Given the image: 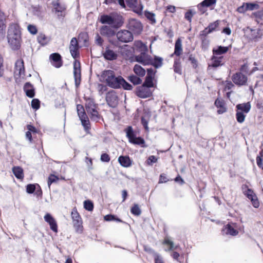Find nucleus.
Masks as SVG:
<instances>
[{
    "label": "nucleus",
    "mask_w": 263,
    "mask_h": 263,
    "mask_svg": "<svg viewBox=\"0 0 263 263\" xmlns=\"http://www.w3.org/2000/svg\"><path fill=\"white\" fill-rule=\"evenodd\" d=\"M127 27L129 31L137 35L140 34L143 30V26L141 22L135 18L129 20Z\"/></svg>",
    "instance_id": "39448f33"
},
{
    "label": "nucleus",
    "mask_w": 263,
    "mask_h": 263,
    "mask_svg": "<svg viewBox=\"0 0 263 263\" xmlns=\"http://www.w3.org/2000/svg\"><path fill=\"white\" fill-rule=\"evenodd\" d=\"M236 107L238 111H241L242 112L247 114L250 111L251 105L248 102L247 103L238 104Z\"/></svg>",
    "instance_id": "cd10ccee"
},
{
    "label": "nucleus",
    "mask_w": 263,
    "mask_h": 263,
    "mask_svg": "<svg viewBox=\"0 0 263 263\" xmlns=\"http://www.w3.org/2000/svg\"><path fill=\"white\" fill-rule=\"evenodd\" d=\"M39 188L41 192L40 186L37 184H29L26 186V192L29 194L33 193L34 191Z\"/></svg>",
    "instance_id": "58836bf2"
},
{
    "label": "nucleus",
    "mask_w": 263,
    "mask_h": 263,
    "mask_svg": "<svg viewBox=\"0 0 263 263\" xmlns=\"http://www.w3.org/2000/svg\"><path fill=\"white\" fill-rule=\"evenodd\" d=\"M84 207L86 210L91 211L93 209V205L91 201L86 200L84 202Z\"/></svg>",
    "instance_id": "a18cd8bd"
},
{
    "label": "nucleus",
    "mask_w": 263,
    "mask_h": 263,
    "mask_svg": "<svg viewBox=\"0 0 263 263\" xmlns=\"http://www.w3.org/2000/svg\"><path fill=\"white\" fill-rule=\"evenodd\" d=\"M126 136L129 139V142L134 144L141 145V147H145L144 140L141 137H137L133 130L131 126L128 127L126 129Z\"/></svg>",
    "instance_id": "423d86ee"
},
{
    "label": "nucleus",
    "mask_w": 263,
    "mask_h": 263,
    "mask_svg": "<svg viewBox=\"0 0 263 263\" xmlns=\"http://www.w3.org/2000/svg\"><path fill=\"white\" fill-rule=\"evenodd\" d=\"M157 160L158 158L155 156L152 155L148 158L146 163L148 165H152L153 163L157 162Z\"/></svg>",
    "instance_id": "603ef678"
},
{
    "label": "nucleus",
    "mask_w": 263,
    "mask_h": 263,
    "mask_svg": "<svg viewBox=\"0 0 263 263\" xmlns=\"http://www.w3.org/2000/svg\"><path fill=\"white\" fill-rule=\"evenodd\" d=\"M202 41L201 46L202 48L204 49H206L209 45V41L206 37H201V39Z\"/></svg>",
    "instance_id": "bf43d9fd"
},
{
    "label": "nucleus",
    "mask_w": 263,
    "mask_h": 263,
    "mask_svg": "<svg viewBox=\"0 0 263 263\" xmlns=\"http://www.w3.org/2000/svg\"><path fill=\"white\" fill-rule=\"evenodd\" d=\"M145 16L147 19L151 21L152 23H155L156 22L155 15L154 13L149 12H146Z\"/></svg>",
    "instance_id": "4d7b16f0"
},
{
    "label": "nucleus",
    "mask_w": 263,
    "mask_h": 263,
    "mask_svg": "<svg viewBox=\"0 0 263 263\" xmlns=\"http://www.w3.org/2000/svg\"><path fill=\"white\" fill-rule=\"evenodd\" d=\"M218 23L217 22H214L213 23L210 24L207 28L209 30V32H212L218 27Z\"/></svg>",
    "instance_id": "680f3d73"
},
{
    "label": "nucleus",
    "mask_w": 263,
    "mask_h": 263,
    "mask_svg": "<svg viewBox=\"0 0 263 263\" xmlns=\"http://www.w3.org/2000/svg\"><path fill=\"white\" fill-rule=\"evenodd\" d=\"M50 60L51 64L56 68H60L62 65L61 56L58 53H54L50 55Z\"/></svg>",
    "instance_id": "a211bd4d"
},
{
    "label": "nucleus",
    "mask_w": 263,
    "mask_h": 263,
    "mask_svg": "<svg viewBox=\"0 0 263 263\" xmlns=\"http://www.w3.org/2000/svg\"><path fill=\"white\" fill-rule=\"evenodd\" d=\"M145 52H141L140 54L137 55L136 57V60L144 65H149L152 62V59L150 55L146 54Z\"/></svg>",
    "instance_id": "dca6fc26"
},
{
    "label": "nucleus",
    "mask_w": 263,
    "mask_h": 263,
    "mask_svg": "<svg viewBox=\"0 0 263 263\" xmlns=\"http://www.w3.org/2000/svg\"><path fill=\"white\" fill-rule=\"evenodd\" d=\"M58 179L59 178L57 176L54 175H50L48 180V185L49 187H50V186L52 183L56 182Z\"/></svg>",
    "instance_id": "6e6d98bb"
},
{
    "label": "nucleus",
    "mask_w": 263,
    "mask_h": 263,
    "mask_svg": "<svg viewBox=\"0 0 263 263\" xmlns=\"http://www.w3.org/2000/svg\"><path fill=\"white\" fill-rule=\"evenodd\" d=\"M153 78H154V77H151L150 76H146L145 81L143 85H145L149 88L153 87V86H154Z\"/></svg>",
    "instance_id": "c03bdc74"
},
{
    "label": "nucleus",
    "mask_w": 263,
    "mask_h": 263,
    "mask_svg": "<svg viewBox=\"0 0 263 263\" xmlns=\"http://www.w3.org/2000/svg\"><path fill=\"white\" fill-rule=\"evenodd\" d=\"M24 90L27 97L33 98L34 96L33 86L30 83H26L24 86Z\"/></svg>",
    "instance_id": "5701e85b"
},
{
    "label": "nucleus",
    "mask_w": 263,
    "mask_h": 263,
    "mask_svg": "<svg viewBox=\"0 0 263 263\" xmlns=\"http://www.w3.org/2000/svg\"><path fill=\"white\" fill-rule=\"evenodd\" d=\"M247 8L249 11H253L259 9L260 5L258 3H247Z\"/></svg>",
    "instance_id": "a19ab883"
},
{
    "label": "nucleus",
    "mask_w": 263,
    "mask_h": 263,
    "mask_svg": "<svg viewBox=\"0 0 263 263\" xmlns=\"http://www.w3.org/2000/svg\"><path fill=\"white\" fill-rule=\"evenodd\" d=\"M73 75L75 85L78 87L81 82V67L79 62L75 61L73 63Z\"/></svg>",
    "instance_id": "ddd939ff"
},
{
    "label": "nucleus",
    "mask_w": 263,
    "mask_h": 263,
    "mask_svg": "<svg viewBox=\"0 0 263 263\" xmlns=\"http://www.w3.org/2000/svg\"><path fill=\"white\" fill-rule=\"evenodd\" d=\"M118 161L120 165L124 167H129L132 165V161L128 156H120Z\"/></svg>",
    "instance_id": "b1692460"
},
{
    "label": "nucleus",
    "mask_w": 263,
    "mask_h": 263,
    "mask_svg": "<svg viewBox=\"0 0 263 263\" xmlns=\"http://www.w3.org/2000/svg\"><path fill=\"white\" fill-rule=\"evenodd\" d=\"M77 109L78 115L81 121L82 125L85 130H88L90 128L89 121L83 106L80 104L77 105Z\"/></svg>",
    "instance_id": "7ed1b4c3"
},
{
    "label": "nucleus",
    "mask_w": 263,
    "mask_h": 263,
    "mask_svg": "<svg viewBox=\"0 0 263 263\" xmlns=\"http://www.w3.org/2000/svg\"><path fill=\"white\" fill-rule=\"evenodd\" d=\"M27 29L28 31L32 34H35L37 32V28L34 25H29L27 26Z\"/></svg>",
    "instance_id": "052dcab7"
},
{
    "label": "nucleus",
    "mask_w": 263,
    "mask_h": 263,
    "mask_svg": "<svg viewBox=\"0 0 263 263\" xmlns=\"http://www.w3.org/2000/svg\"><path fill=\"white\" fill-rule=\"evenodd\" d=\"M135 48L136 49L138 50L140 52H146L147 51V48L145 44L143 43L140 41H136L134 43Z\"/></svg>",
    "instance_id": "2f4dec72"
},
{
    "label": "nucleus",
    "mask_w": 263,
    "mask_h": 263,
    "mask_svg": "<svg viewBox=\"0 0 263 263\" xmlns=\"http://www.w3.org/2000/svg\"><path fill=\"white\" fill-rule=\"evenodd\" d=\"M246 116L243 112L237 111L236 113L237 120L239 123H242L245 119Z\"/></svg>",
    "instance_id": "8fccbe9b"
},
{
    "label": "nucleus",
    "mask_w": 263,
    "mask_h": 263,
    "mask_svg": "<svg viewBox=\"0 0 263 263\" xmlns=\"http://www.w3.org/2000/svg\"><path fill=\"white\" fill-rule=\"evenodd\" d=\"M54 7L55 11L58 12H62L65 9L64 7L60 6L58 3L54 4Z\"/></svg>",
    "instance_id": "338daca9"
},
{
    "label": "nucleus",
    "mask_w": 263,
    "mask_h": 263,
    "mask_svg": "<svg viewBox=\"0 0 263 263\" xmlns=\"http://www.w3.org/2000/svg\"><path fill=\"white\" fill-rule=\"evenodd\" d=\"M128 80L133 83L134 85H138L141 83L142 80L136 76H130L128 77Z\"/></svg>",
    "instance_id": "37998d69"
},
{
    "label": "nucleus",
    "mask_w": 263,
    "mask_h": 263,
    "mask_svg": "<svg viewBox=\"0 0 263 263\" xmlns=\"http://www.w3.org/2000/svg\"><path fill=\"white\" fill-rule=\"evenodd\" d=\"M182 52V42L180 39H178L175 43V51L174 52V54L179 56L181 55Z\"/></svg>",
    "instance_id": "c756f323"
},
{
    "label": "nucleus",
    "mask_w": 263,
    "mask_h": 263,
    "mask_svg": "<svg viewBox=\"0 0 263 263\" xmlns=\"http://www.w3.org/2000/svg\"><path fill=\"white\" fill-rule=\"evenodd\" d=\"M263 150H261L259 153V156H258L256 158V162L257 165L261 168L263 169V165L262 163V156Z\"/></svg>",
    "instance_id": "5fc2aeb1"
},
{
    "label": "nucleus",
    "mask_w": 263,
    "mask_h": 263,
    "mask_svg": "<svg viewBox=\"0 0 263 263\" xmlns=\"http://www.w3.org/2000/svg\"><path fill=\"white\" fill-rule=\"evenodd\" d=\"M100 33L102 35L110 37L115 34V31L111 27L103 26L100 29Z\"/></svg>",
    "instance_id": "412c9836"
},
{
    "label": "nucleus",
    "mask_w": 263,
    "mask_h": 263,
    "mask_svg": "<svg viewBox=\"0 0 263 263\" xmlns=\"http://www.w3.org/2000/svg\"><path fill=\"white\" fill-rule=\"evenodd\" d=\"M263 13L262 11L254 12L252 14V16L255 19L258 24H262Z\"/></svg>",
    "instance_id": "ea45409f"
},
{
    "label": "nucleus",
    "mask_w": 263,
    "mask_h": 263,
    "mask_svg": "<svg viewBox=\"0 0 263 263\" xmlns=\"http://www.w3.org/2000/svg\"><path fill=\"white\" fill-rule=\"evenodd\" d=\"M126 4L133 11L137 13H141L143 10V6L137 0H125Z\"/></svg>",
    "instance_id": "2eb2a0df"
},
{
    "label": "nucleus",
    "mask_w": 263,
    "mask_h": 263,
    "mask_svg": "<svg viewBox=\"0 0 263 263\" xmlns=\"http://www.w3.org/2000/svg\"><path fill=\"white\" fill-rule=\"evenodd\" d=\"M117 39L122 42L127 43L133 40L132 33L126 30H121L117 33Z\"/></svg>",
    "instance_id": "1a4fd4ad"
},
{
    "label": "nucleus",
    "mask_w": 263,
    "mask_h": 263,
    "mask_svg": "<svg viewBox=\"0 0 263 263\" xmlns=\"http://www.w3.org/2000/svg\"><path fill=\"white\" fill-rule=\"evenodd\" d=\"M106 100L110 106L112 107H116L118 103L116 92L114 90L108 92L106 95Z\"/></svg>",
    "instance_id": "4468645a"
},
{
    "label": "nucleus",
    "mask_w": 263,
    "mask_h": 263,
    "mask_svg": "<svg viewBox=\"0 0 263 263\" xmlns=\"http://www.w3.org/2000/svg\"><path fill=\"white\" fill-rule=\"evenodd\" d=\"M12 171L16 178L18 179H23L24 178V172L22 167L20 166H14Z\"/></svg>",
    "instance_id": "bb28decb"
},
{
    "label": "nucleus",
    "mask_w": 263,
    "mask_h": 263,
    "mask_svg": "<svg viewBox=\"0 0 263 263\" xmlns=\"http://www.w3.org/2000/svg\"><path fill=\"white\" fill-rule=\"evenodd\" d=\"M155 263H164L163 257L159 254L154 252L153 255Z\"/></svg>",
    "instance_id": "09e8293b"
},
{
    "label": "nucleus",
    "mask_w": 263,
    "mask_h": 263,
    "mask_svg": "<svg viewBox=\"0 0 263 263\" xmlns=\"http://www.w3.org/2000/svg\"><path fill=\"white\" fill-rule=\"evenodd\" d=\"M21 34L19 26L17 24H11L9 25L7 35Z\"/></svg>",
    "instance_id": "393cba45"
},
{
    "label": "nucleus",
    "mask_w": 263,
    "mask_h": 263,
    "mask_svg": "<svg viewBox=\"0 0 263 263\" xmlns=\"http://www.w3.org/2000/svg\"><path fill=\"white\" fill-rule=\"evenodd\" d=\"M32 108L36 110L40 108V101L37 99H33L31 101Z\"/></svg>",
    "instance_id": "de8ad7c7"
},
{
    "label": "nucleus",
    "mask_w": 263,
    "mask_h": 263,
    "mask_svg": "<svg viewBox=\"0 0 263 263\" xmlns=\"http://www.w3.org/2000/svg\"><path fill=\"white\" fill-rule=\"evenodd\" d=\"M215 105L218 108L217 112L219 114H223L226 111V108L224 106V103L223 100L217 99L215 102Z\"/></svg>",
    "instance_id": "a878e982"
},
{
    "label": "nucleus",
    "mask_w": 263,
    "mask_h": 263,
    "mask_svg": "<svg viewBox=\"0 0 263 263\" xmlns=\"http://www.w3.org/2000/svg\"><path fill=\"white\" fill-rule=\"evenodd\" d=\"M239 231H240V227L236 223L231 222L223 227L222 232L223 235L235 236L238 234Z\"/></svg>",
    "instance_id": "20e7f679"
},
{
    "label": "nucleus",
    "mask_w": 263,
    "mask_h": 263,
    "mask_svg": "<svg viewBox=\"0 0 263 263\" xmlns=\"http://www.w3.org/2000/svg\"><path fill=\"white\" fill-rule=\"evenodd\" d=\"M85 107L92 120L98 121L100 119V116L97 110V106L92 100L87 101Z\"/></svg>",
    "instance_id": "f03ea898"
},
{
    "label": "nucleus",
    "mask_w": 263,
    "mask_h": 263,
    "mask_svg": "<svg viewBox=\"0 0 263 263\" xmlns=\"http://www.w3.org/2000/svg\"><path fill=\"white\" fill-rule=\"evenodd\" d=\"M8 42L12 49H18L21 43V34L7 35Z\"/></svg>",
    "instance_id": "0eeeda50"
},
{
    "label": "nucleus",
    "mask_w": 263,
    "mask_h": 263,
    "mask_svg": "<svg viewBox=\"0 0 263 263\" xmlns=\"http://www.w3.org/2000/svg\"><path fill=\"white\" fill-rule=\"evenodd\" d=\"M37 41L42 45L47 44L50 41V38L43 33H40L37 36Z\"/></svg>",
    "instance_id": "473e14b6"
},
{
    "label": "nucleus",
    "mask_w": 263,
    "mask_h": 263,
    "mask_svg": "<svg viewBox=\"0 0 263 263\" xmlns=\"http://www.w3.org/2000/svg\"><path fill=\"white\" fill-rule=\"evenodd\" d=\"M152 94L149 87L142 85L137 88L136 95L140 98H146L150 97Z\"/></svg>",
    "instance_id": "9d476101"
},
{
    "label": "nucleus",
    "mask_w": 263,
    "mask_h": 263,
    "mask_svg": "<svg viewBox=\"0 0 263 263\" xmlns=\"http://www.w3.org/2000/svg\"><path fill=\"white\" fill-rule=\"evenodd\" d=\"M217 0H204L201 3L200 5L203 7H210L216 4Z\"/></svg>",
    "instance_id": "49530a36"
},
{
    "label": "nucleus",
    "mask_w": 263,
    "mask_h": 263,
    "mask_svg": "<svg viewBox=\"0 0 263 263\" xmlns=\"http://www.w3.org/2000/svg\"><path fill=\"white\" fill-rule=\"evenodd\" d=\"M231 46L224 47L221 46H217L213 49V54L217 55H220L228 52Z\"/></svg>",
    "instance_id": "4be33fe9"
},
{
    "label": "nucleus",
    "mask_w": 263,
    "mask_h": 263,
    "mask_svg": "<svg viewBox=\"0 0 263 263\" xmlns=\"http://www.w3.org/2000/svg\"><path fill=\"white\" fill-rule=\"evenodd\" d=\"M237 11L240 13H243L248 11V8H247V3H243L241 6L237 8Z\"/></svg>",
    "instance_id": "13d9d810"
},
{
    "label": "nucleus",
    "mask_w": 263,
    "mask_h": 263,
    "mask_svg": "<svg viewBox=\"0 0 263 263\" xmlns=\"http://www.w3.org/2000/svg\"><path fill=\"white\" fill-rule=\"evenodd\" d=\"M14 76L16 79L23 78L25 76L24 61L22 59L17 60L15 64Z\"/></svg>",
    "instance_id": "6e6552de"
},
{
    "label": "nucleus",
    "mask_w": 263,
    "mask_h": 263,
    "mask_svg": "<svg viewBox=\"0 0 263 263\" xmlns=\"http://www.w3.org/2000/svg\"><path fill=\"white\" fill-rule=\"evenodd\" d=\"M223 63V57L213 54L211 58V63L209 67L216 68L222 65Z\"/></svg>",
    "instance_id": "aec40b11"
},
{
    "label": "nucleus",
    "mask_w": 263,
    "mask_h": 263,
    "mask_svg": "<svg viewBox=\"0 0 263 263\" xmlns=\"http://www.w3.org/2000/svg\"><path fill=\"white\" fill-rule=\"evenodd\" d=\"M102 162H108L110 161V157L107 154H102L100 158Z\"/></svg>",
    "instance_id": "69168bd1"
},
{
    "label": "nucleus",
    "mask_w": 263,
    "mask_h": 263,
    "mask_svg": "<svg viewBox=\"0 0 263 263\" xmlns=\"http://www.w3.org/2000/svg\"><path fill=\"white\" fill-rule=\"evenodd\" d=\"M119 78L121 76H116L114 71L107 70L102 72L100 80L110 87L117 89L119 88Z\"/></svg>",
    "instance_id": "f257e3e1"
},
{
    "label": "nucleus",
    "mask_w": 263,
    "mask_h": 263,
    "mask_svg": "<svg viewBox=\"0 0 263 263\" xmlns=\"http://www.w3.org/2000/svg\"><path fill=\"white\" fill-rule=\"evenodd\" d=\"M119 88L122 86L124 89L126 90H131L132 89L133 86L127 82H126L122 77H121V78H119Z\"/></svg>",
    "instance_id": "e433bc0d"
},
{
    "label": "nucleus",
    "mask_w": 263,
    "mask_h": 263,
    "mask_svg": "<svg viewBox=\"0 0 263 263\" xmlns=\"http://www.w3.org/2000/svg\"><path fill=\"white\" fill-rule=\"evenodd\" d=\"M163 59L162 58L155 56L154 60L152 59V62L151 64L153 65L156 68H159L162 65Z\"/></svg>",
    "instance_id": "4c0bfd02"
},
{
    "label": "nucleus",
    "mask_w": 263,
    "mask_h": 263,
    "mask_svg": "<svg viewBox=\"0 0 263 263\" xmlns=\"http://www.w3.org/2000/svg\"><path fill=\"white\" fill-rule=\"evenodd\" d=\"M163 243L169 247L168 250H165L166 251L176 249L178 247V246H175L173 241L167 237L164 238Z\"/></svg>",
    "instance_id": "f704fd0d"
},
{
    "label": "nucleus",
    "mask_w": 263,
    "mask_h": 263,
    "mask_svg": "<svg viewBox=\"0 0 263 263\" xmlns=\"http://www.w3.org/2000/svg\"><path fill=\"white\" fill-rule=\"evenodd\" d=\"M174 71L176 73H181V67L179 59H176L174 64Z\"/></svg>",
    "instance_id": "79ce46f5"
},
{
    "label": "nucleus",
    "mask_w": 263,
    "mask_h": 263,
    "mask_svg": "<svg viewBox=\"0 0 263 263\" xmlns=\"http://www.w3.org/2000/svg\"><path fill=\"white\" fill-rule=\"evenodd\" d=\"M71 215V218H72V221H74V220L77 221V220H81V218L80 215L79 214L77 210H76V209H73L72 211Z\"/></svg>",
    "instance_id": "864d4df0"
},
{
    "label": "nucleus",
    "mask_w": 263,
    "mask_h": 263,
    "mask_svg": "<svg viewBox=\"0 0 263 263\" xmlns=\"http://www.w3.org/2000/svg\"><path fill=\"white\" fill-rule=\"evenodd\" d=\"M100 22L102 24L112 25L115 23V20L110 15H103L100 17Z\"/></svg>",
    "instance_id": "7c9ffc66"
},
{
    "label": "nucleus",
    "mask_w": 263,
    "mask_h": 263,
    "mask_svg": "<svg viewBox=\"0 0 263 263\" xmlns=\"http://www.w3.org/2000/svg\"><path fill=\"white\" fill-rule=\"evenodd\" d=\"M134 71L137 75L140 77H143L145 74V69L138 64L135 65Z\"/></svg>",
    "instance_id": "c9c22d12"
},
{
    "label": "nucleus",
    "mask_w": 263,
    "mask_h": 263,
    "mask_svg": "<svg viewBox=\"0 0 263 263\" xmlns=\"http://www.w3.org/2000/svg\"><path fill=\"white\" fill-rule=\"evenodd\" d=\"M103 55L108 60H114L117 58V54L113 50L108 48L106 49Z\"/></svg>",
    "instance_id": "c85d7f7f"
},
{
    "label": "nucleus",
    "mask_w": 263,
    "mask_h": 263,
    "mask_svg": "<svg viewBox=\"0 0 263 263\" xmlns=\"http://www.w3.org/2000/svg\"><path fill=\"white\" fill-rule=\"evenodd\" d=\"M72 224L77 233H81L83 232L82 219L72 221Z\"/></svg>",
    "instance_id": "72a5a7b5"
},
{
    "label": "nucleus",
    "mask_w": 263,
    "mask_h": 263,
    "mask_svg": "<svg viewBox=\"0 0 263 263\" xmlns=\"http://www.w3.org/2000/svg\"><path fill=\"white\" fill-rule=\"evenodd\" d=\"M232 80L234 83L238 86L245 85L247 82V77L240 72L233 74Z\"/></svg>",
    "instance_id": "f8f14e48"
},
{
    "label": "nucleus",
    "mask_w": 263,
    "mask_h": 263,
    "mask_svg": "<svg viewBox=\"0 0 263 263\" xmlns=\"http://www.w3.org/2000/svg\"><path fill=\"white\" fill-rule=\"evenodd\" d=\"M245 195L251 200L254 208H258L259 205V202L253 191L251 189H248L247 186L243 187Z\"/></svg>",
    "instance_id": "9b49d317"
},
{
    "label": "nucleus",
    "mask_w": 263,
    "mask_h": 263,
    "mask_svg": "<svg viewBox=\"0 0 263 263\" xmlns=\"http://www.w3.org/2000/svg\"><path fill=\"white\" fill-rule=\"evenodd\" d=\"M79 45L78 41L76 37H73L71 40L69 50L72 57L76 58L79 55Z\"/></svg>",
    "instance_id": "f3484780"
},
{
    "label": "nucleus",
    "mask_w": 263,
    "mask_h": 263,
    "mask_svg": "<svg viewBox=\"0 0 263 263\" xmlns=\"http://www.w3.org/2000/svg\"><path fill=\"white\" fill-rule=\"evenodd\" d=\"M45 220L48 223L50 229L54 232H58V226L55 220L51 216V215L47 213L44 216Z\"/></svg>",
    "instance_id": "6ab92c4d"
},
{
    "label": "nucleus",
    "mask_w": 263,
    "mask_h": 263,
    "mask_svg": "<svg viewBox=\"0 0 263 263\" xmlns=\"http://www.w3.org/2000/svg\"><path fill=\"white\" fill-rule=\"evenodd\" d=\"M131 212L135 215L138 216L141 214V210L138 204H135L131 209Z\"/></svg>",
    "instance_id": "3c124183"
},
{
    "label": "nucleus",
    "mask_w": 263,
    "mask_h": 263,
    "mask_svg": "<svg viewBox=\"0 0 263 263\" xmlns=\"http://www.w3.org/2000/svg\"><path fill=\"white\" fill-rule=\"evenodd\" d=\"M6 25H0V40L4 39L5 36Z\"/></svg>",
    "instance_id": "e2e57ef3"
},
{
    "label": "nucleus",
    "mask_w": 263,
    "mask_h": 263,
    "mask_svg": "<svg viewBox=\"0 0 263 263\" xmlns=\"http://www.w3.org/2000/svg\"><path fill=\"white\" fill-rule=\"evenodd\" d=\"M168 180L165 174H161L160 176L159 183H163L167 182Z\"/></svg>",
    "instance_id": "774afa93"
},
{
    "label": "nucleus",
    "mask_w": 263,
    "mask_h": 263,
    "mask_svg": "<svg viewBox=\"0 0 263 263\" xmlns=\"http://www.w3.org/2000/svg\"><path fill=\"white\" fill-rule=\"evenodd\" d=\"M104 219L106 221H112V220H117L118 221H121V220L118 218H116L114 215H107L104 216Z\"/></svg>",
    "instance_id": "0e129e2a"
}]
</instances>
